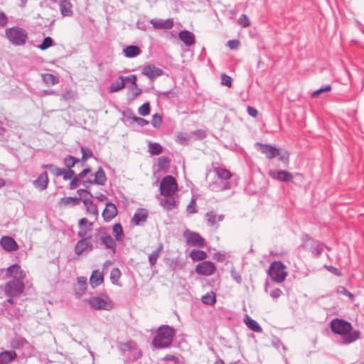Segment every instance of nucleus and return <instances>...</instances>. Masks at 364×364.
<instances>
[{"label":"nucleus","mask_w":364,"mask_h":364,"mask_svg":"<svg viewBox=\"0 0 364 364\" xmlns=\"http://www.w3.org/2000/svg\"><path fill=\"white\" fill-rule=\"evenodd\" d=\"M201 301L204 304L213 306L216 302V297H201Z\"/></svg>","instance_id":"obj_53"},{"label":"nucleus","mask_w":364,"mask_h":364,"mask_svg":"<svg viewBox=\"0 0 364 364\" xmlns=\"http://www.w3.org/2000/svg\"><path fill=\"white\" fill-rule=\"evenodd\" d=\"M6 23H7V17L6 16V15L4 13L0 12V26H4L6 25Z\"/></svg>","instance_id":"obj_61"},{"label":"nucleus","mask_w":364,"mask_h":364,"mask_svg":"<svg viewBox=\"0 0 364 364\" xmlns=\"http://www.w3.org/2000/svg\"><path fill=\"white\" fill-rule=\"evenodd\" d=\"M176 331L173 328L162 325L156 331V334L153 339V345L157 348H164L170 346L173 342Z\"/></svg>","instance_id":"obj_2"},{"label":"nucleus","mask_w":364,"mask_h":364,"mask_svg":"<svg viewBox=\"0 0 364 364\" xmlns=\"http://www.w3.org/2000/svg\"><path fill=\"white\" fill-rule=\"evenodd\" d=\"M187 211L189 213H196V201L194 200H192L191 201V203L187 207Z\"/></svg>","instance_id":"obj_57"},{"label":"nucleus","mask_w":364,"mask_h":364,"mask_svg":"<svg viewBox=\"0 0 364 364\" xmlns=\"http://www.w3.org/2000/svg\"><path fill=\"white\" fill-rule=\"evenodd\" d=\"M237 23L240 26H241L243 28H247L250 25V21L247 16L245 14H242L239 17Z\"/></svg>","instance_id":"obj_44"},{"label":"nucleus","mask_w":364,"mask_h":364,"mask_svg":"<svg viewBox=\"0 0 364 364\" xmlns=\"http://www.w3.org/2000/svg\"><path fill=\"white\" fill-rule=\"evenodd\" d=\"M113 234L116 240L122 241L124 237V232L122 225L119 223H116L113 226Z\"/></svg>","instance_id":"obj_37"},{"label":"nucleus","mask_w":364,"mask_h":364,"mask_svg":"<svg viewBox=\"0 0 364 364\" xmlns=\"http://www.w3.org/2000/svg\"><path fill=\"white\" fill-rule=\"evenodd\" d=\"M121 277V272L118 268H114L110 272V279L113 284H117Z\"/></svg>","instance_id":"obj_41"},{"label":"nucleus","mask_w":364,"mask_h":364,"mask_svg":"<svg viewBox=\"0 0 364 364\" xmlns=\"http://www.w3.org/2000/svg\"><path fill=\"white\" fill-rule=\"evenodd\" d=\"M124 87V78L123 77H119V80L112 83L109 87L110 92H115L121 90Z\"/></svg>","instance_id":"obj_33"},{"label":"nucleus","mask_w":364,"mask_h":364,"mask_svg":"<svg viewBox=\"0 0 364 364\" xmlns=\"http://www.w3.org/2000/svg\"><path fill=\"white\" fill-rule=\"evenodd\" d=\"M161 205L167 210H173L176 205V200L173 196H167L160 202Z\"/></svg>","instance_id":"obj_28"},{"label":"nucleus","mask_w":364,"mask_h":364,"mask_svg":"<svg viewBox=\"0 0 364 364\" xmlns=\"http://www.w3.org/2000/svg\"><path fill=\"white\" fill-rule=\"evenodd\" d=\"M150 23L153 27L156 29H170L173 26V21L172 19L166 20H159L151 19Z\"/></svg>","instance_id":"obj_18"},{"label":"nucleus","mask_w":364,"mask_h":364,"mask_svg":"<svg viewBox=\"0 0 364 364\" xmlns=\"http://www.w3.org/2000/svg\"><path fill=\"white\" fill-rule=\"evenodd\" d=\"M93 222L89 221L86 218L79 220L77 223L78 232L77 235L80 237H90V232L92 230Z\"/></svg>","instance_id":"obj_10"},{"label":"nucleus","mask_w":364,"mask_h":364,"mask_svg":"<svg viewBox=\"0 0 364 364\" xmlns=\"http://www.w3.org/2000/svg\"><path fill=\"white\" fill-rule=\"evenodd\" d=\"M134 120L141 126H145L149 124V122L141 117H135Z\"/></svg>","instance_id":"obj_62"},{"label":"nucleus","mask_w":364,"mask_h":364,"mask_svg":"<svg viewBox=\"0 0 364 364\" xmlns=\"http://www.w3.org/2000/svg\"><path fill=\"white\" fill-rule=\"evenodd\" d=\"M215 171L218 176L223 179H228L231 176V173H230V171L225 168H215Z\"/></svg>","instance_id":"obj_40"},{"label":"nucleus","mask_w":364,"mask_h":364,"mask_svg":"<svg viewBox=\"0 0 364 364\" xmlns=\"http://www.w3.org/2000/svg\"><path fill=\"white\" fill-rule=\"evenodd\" d=\"M178 191V183L176 178L171 176H166L160 183V193L164 196H173Z\"/></svg>","instance_id":"obj_4"},{"label":"nucleus","mask_w":364,"mask_h":364,"mask_svg":"<svg viewBox=\"0 0 364 364\" xmlns=\"http://www.w3.org/2000/svg\"><path fill=\"white\" fill-rule=\"evenodd\" d=\"M17 358L14 350H4L0 353V364H9Z\"/></svg>","instance_id":"obj_23"},{"label":"nucleus","mask_w":364,"mask_h":364,"mask_svg":"<svg viewBox=\"0 0 364 364\" xmlns=\"http://www.w3.org/2000/svg\"><path fill=\"white\" fill-rule=\"evenodd\" d=\"M189 257L194 262H203L208 257V255L205 251L198 249H193L190 252Z\"/></svg>","instance_id":"obj_25"},{"label":"nucleus","mask_w":364,"mask_h":364,"mask_svg":"<svg viewBox=\"0 0 364 364\" xmlns=\"http://www.w3.org/2000/svg\"><path fill=\"white\" fill-rule=\"evenodd\" d=\"M240 45V42L238 40H231L228 42V47L231 49H236Z\"/></svg>","instance_id":"obj_55"},{"label":"nucleus","mask_w":364,"mask_h":364,"mask_svg":"<svg viewBox=\"0 0 364 364\" xmlns=\"http://www.w3.org/2000/svg\"><path fill=\"white\" fill-rule=\"evenodd\" d=\"M331 90V86L328 85L323 88H321V89H318V90L314 91L311 94V97L316 98V97H318L321 93L324 92H330Z\"/></svg>","instance_id":"obj_49"},{"label":"nucleus","mask_w":364,"mask_h":364,"mask_svg":"<svg viewBox=\"0 0 364 364\" xmlns=\"http://www.w3.org/2000/svg\"><path fill=\"white\" fill-rule=\"evenodd\" d=\"M104 282V274L102 272H100L99 270H94L90 278V284L92 287L95 288L100 284H102Z\"/></svg>","instance_id":"obj_20"},{"label":"nucleus","mask_w":364,"mask_h":364,"mask_svg":"<svg viewBox=\"0 0 364 364\" xmlns=\"http://www.w3.org/2000/svg\"><path fill=\"white\" fill-rule=\"evenodd\" d=\"M106 181V176L105 172L100 168L95 176V183L99 185H104Z\"/></svg>","instance_id":"obj_38"},{"label":"nucleus","mask_w":364,"mask_h":364,"mask_svg":"<svg viewBox=\"0 0 364 364\" xmlns=\"http://www.w3.org/2000/svg\"><path fill=\"white\" fill-rule=\"evenodd\" d=\"M161 122H162V118H161V115H159L158 114H155L153 115L152 119H151V124L153 125V127H159L161 124Z\"/></svg>","instance_id":"obj_48"},{"label":"nucleus","mask_w":364,"mask_h":364,"mask_svg":"<svg viewBox=\"0 0 364 364\" xmlns=\"http://www.w3.org/2000/svg\"><path fill=\"white\" fill-rule=\"evenodd\" d=\"M337 294H341L344 296H353L350 293H349L346 289L343 287H338L337 289Z\"/></svg>","instance_id":"obj_58"},{"label":"nucleus","mask_w":364,"mask_h":364,"mask_svg":"<svg viewBox=\"0 0 364 364\" xmlns=\"http://www.w3.org/2000/svg\"><path fill=\"white\" fill-rule=\"evenodd\" d=\"M247 109L248 114L250 116H252V117H256L257 116L258 112L255 108L248 106Z\"/></svg>","instance_id":"obj_59"},{"label":"nucleus","mask_w":364,"mask_h":364,"mask_svg":"<svg viewBox=\"0 0 364 364\" xmlns=\"http://www.w3.org/2000/svg\"><path fill=\"white\" fill-rule=\"evenodd\" d=\"M286 269V266L281 261H274L269 266L268 274L273 281L281 283L287 276Z\"/></svg>","instance_id":"obj_3"},{"label":"nucleus","mask_w":364,"mask_h":364,"mask_svg":"<svg viewBox=\"0 0 364 364\" xmlns=\"http://www.w3.org/2000/svg\"><path fill=\"white\" fill-rule=\"evenodd\" d=\"M222 85L230 87L232 86V78L230 76L223 73L221 75Z\"/></svg>","instance_id":"obj_46"},{"label":"nucleus","mask_w":364,"mask_h":364,"mask_svg":"<svg viewBox=\"0 0 364 364\" xmlns=\"http://www.w3.org/2000/svg\"><path fill=\"white\" fill-rule=\"evenodd\" d=\"M326 268L328 269V271H330L331 272L338 275V276H341V273L338 271V269H336V267H332V266H329V267H326Z\"/></svg>","instance_id":"obj_63"},{"label":"nucleus","mask_w":364,"mask_h":364,"mask_svg":"<svg viewBox=\"0 0 364 364\" xmlns=\"http://www.w3.org/2000/svg\"><path fill=\"white\" fill-rule=\"evenodd\" d=\"M170 160L166 156H161L158 159V168L161 171H167L169 168Z\"/></svg>","instance_id":"obj_36"},{"label":"nucleus","mask_w":364,"mask_h":364,"mask_svg":"<svg viewBox=\"0 0 364 364\" xmlns=\"http://www.w3.org/2000/svg\"><path fill=\"white\" fill-rule=\"evenodd\" d=\"M43 79L48 85H55L59 82V80L56 76L49 73L43 75Z\"/></svg>","instance_id":"obj_39"},{"label":"nucleus","mask_w":364,"mask_h":364,"mask_svg":"<svg viewBox=\"0 0 364 364\" xmlns=\"http://www.w3.org/2000/svg\"><path fill=\"white\" fill-rule=\"evenodd\" d=\"M279 160L286 163V164H288L289 163V154L285 151L284 153V154H282L280 157H279Z\"/></svg>","instance_id":"obj_64"},{"label":"nucleus","mask_w":364,"mask_h":364,"mask_svg":"<svg viewBox=\"0 0 364 364\" xmlns=\"http://www.w3.org/2000/svg\"><path fill=\"white\" fill-rule=\"evenodd\" d=\"M163 249V244L160 243L157 249L152 252L149 257V261L151 265H154L157 261L158 257Z\"/></svg>","instance_id":"obj_34"},{"label":"nucleus","mask_w":364,"mask_h":364,"mask_svg":"<svg viewBox=\"0 0 364 364\" xmlns=\"http://www.w3.org/2000/svg\"><path fill=\"white\" fill-rule=\"evenodd\" d=\"M179 38L187 46H191L195 43V36L188 31H182L178 34Z\"/></svg>","instance_id":"obj_24"},{"label":"nucleus","mask_w":364,"mask_h":364,"mask_svg":"<svg viewBox=\"0 0 364 364\" xmlns=\"http://www.w3.org/2000/svg\"><path fill=\"white\" fill-rule=\"evenodd\" d=\"M207 218L208 223L213 226H218V223L223 220L224 215H218L213 212H210L207 213Z\"/></svg>","instance_id":"obj_29"},{"label":"nucleus","mask_w":364,"mask_h":364,"mask_svg":"<svg viewBox=\"0 0 364 364\" xmlns=\"http://www.w3.org/2000/svg\"><path fill=\"white\" fill-rule=\"evenodd\" d=\"M6 274L13 277L14 280H22L26 277V273L18 264H14L6 269Z\"/></svg>","instance_id":"obj_15"},{"label":"nucleus","mask_w":364,"mask_h":364,"mask_svg":"<svg viewBox=\"0 0 364 364\" xmlns=\"http://www.w3.org/2000/svg\"><path fill=\"white\" fill-rule=\"evenodd\" d=\"M255 146L258 151L264 154L265 156L269 159H272L280 155L279 150L272 146V145L257 143Z\"/></svg>","instance_id":"obj_11"},{"label":"nucleus","mask_w":364,"mask_h":364,"mask_svg":"<svg viewBox=\"0 0 364 364\" xmlns=\"http://www.w3.org/2000/svg\"><path fill=\"white\" fill-rule=\"evenodd\" d=\"M142 73L150 79H154L162 74L161 70L154 65H147L143 68Z\"/></svg>","instance_id":"obj_22"},{"label":"nucleus","mask_w":364,"mask_h":364,"mask_svg":"<svg viewBox=\"0 0 364 364\" xmlns=\"http://www.w3.org/2000/svg\"><path fill=\"white\" fill-rule=\"evenodd\" d=\"M138 113L141 116H146L150 113V105L149 102L144 103L138 109Z\"/></svg>","instance_id":"obj_43"},{"label":"nucleus","mask_w":364,"mask_h":364,"mask_svg":"<svg viewBox=\"0 0 364 364\" xmlns=\"http://www.w3.org/2000/svg\"><path fill=\"white\" fill-rule=\"evenodd\" d=\"M6 36L9 41L17 46L24 44L27 38L26 32L18 27L6 29Z\"/></svg>","instance_id":"obj_5"},{"label":"nucleus","mask_w":364,"mask_h":364,"mask_svg":"<svg viewBox=\"0 0 364 364\" xmlns=\"http://www.w3.org/2000/svg\"><path fill=\"white\" fill-rule=\"evenodd\" d=\"M42 168L50 169L52 173L58 176H61L63 173L60 168L56 167L53 164H45L42 166Z\"/></svg>","instance_id":"obj_42"},{"label":"nucleus","mask_w":364,"mask_h":364,"mask_svg":"<svg viewBox=\"0 0 364 364\" xmlns=\"http://www.w3.org/2000/svg\"><path fill=\"white\" fill-rule=\"evenodd\" d=\"M148 210L145 208L138 209L133 215L132 223L135 225H139L142 223H144L148 218Z\"/></svg>","instance_id":"obj_17"},{"label":"nucleus","mask_w":364,"mask_h":364,"mask_svg":"<svg viewBox=\"0 0 364 364\" xmlns=\"http://www.w3.org/2000/svg\"><path fill=\"white\" fill-rule=\"evenodd\" d=\"M183 237L187 245L203 247L205 245V239L198 232L186 230L183 232Z\"/></svg>","instance_id":"obj_8"},{"label":"nucleus","mask_w":364,"mask_h":364,"mask_svg":"<svg viewBox=\"0 0 364 364\" xmlns=\"http://www.w3.org/2000/svg\"><path fill=\"white\" fill-rule=\"evenodd\" d=\"M60 9L63 16H70L73 14L72 4L67 0H62L60 2Z\"/></svg>","instance_id":"obj_27"},{"label":"nucleus","mask_w":364,"mask_h":364,"mask_svg":"<svg viewBox=\"0 0 364 364\" xmlns=\"http://www.w3.org/2000/svg\"><path fill=\"white\" fill-rule=\"evenodd\" d=\"M87 302L90 307L95 310L109 311L114 306L109 297H90Z\"/></svg>","instance_id":"obj_7"},{"label":"nucleus","mask_w":364,"mask_h":364,"mask_svg":"<svg viewBox=\"0 0 364 364\" xmlns=\"http://www.w3.org/2000/svg\"><path fill=\"white\" fill-rule=\"evenodd\" d=\"M216 269V266L213 262L205 260L196 266L195 272L200 276L210 277L215 273Z\"/></svg>","instance_id":"obj_9"},{"label":"nucleus","mask_w":364,"mask_h":364,"mask_svg":"<svg viewBox=\"0 0 364 364\" xmlns=\"http://www.w3.org/2000/svg\"><path fill=\"white\" fill-rule=\"evenodd\" d=\"M77 161H78L77 159H76L75 158H74L73 156H68V157H66L64 161L66 167H68L69 169L70 168H72L73 166H74V165Z\"/></svg>","instance_id":"obj_47"},{"label":"nucleus","mask_w":364,"mask_h":364,"mask_svg":"<svg viewBox=\"0 0 364 364\" xmlns=\"http://www.w3.org/2000/svg\"><path fill=\"white\" fill-rule=\"evenodd\" d=\"M331 328L333 333L342 336L343 343L346 344L356 341L360 336L358 331H351V324L342 319H333L331 323Z\"/></svg>","instance_id":"obj_1"},{"label":"nucleus","mask_w":364,"mask_h":364,"mask_svg":"<svg viewBox=\"0 0 364 364\" xmlns=\"http://www.w3.org/2000/svg\"><path fill=\"white\" fill-rule=\"evenodd\" d=\"M268 174L272 178L282 182L291 181L293 179V175L290 172L284 170H270Z\"/></svg>","instance_id":"obj_13"},{"label":"nucleus","mask_w":364,"mask_h":364,"mask_svg":"<svg viewBox=\"0 0 364 364\" xmlns=\"http://www.w3.org/2000/svg\"><path fill=\"white\" fill-rule=\"evenodd\" d=\"M213 259L219 262H223L225 260V256L223 253L215 252L213 255Z\"/></svg>","instance_id":"obj_56"},{"label":"nucleus","mask_w":364,"mask_h":364,"mask_svg":"<svg viewBox=\"0 0 364 364\" xmlns=\"http://www.w3.org/2000/svg\"><path fill=\"white\" fill-rule=\"evenodd\" d=\"M101 241L107 248L114 250L115 242L109 235H102L101 236Z\"/></svg>","instance_id":"obj_32"},{"label":"nucleus","mask_w":364,"mask_h":364,"mask_svg":"<svg viewBox=\"0 0 364 364\" xmlns=\"http://www.w3.org/2000/svg\"><path fill=\"white\" fill-rule=\"evenodd\" d=\"M245 323L249 328L255 332L261 333L262 331V328L258 324V323L256 321L252 319L250 316H246L245 318Z\"/></svg>","instance_id":"obj_30"},{"label":"nucleus","mask_w":364,"mask_h":364,"mask_svg":"<svg viewBox=\"0 0 364 364\" xmlns=\"http://www.w3.org/2000/svg\"><path fill=\"white\" fill-rule=\"evenodd\" d=\"M48 183V176L46 172H44L38 176V177L33 181L34 186L40 191H43L47 188Z\"/></svg>","instance_id":"obj_21"},{"label":"nucleus","mask_w":364,"mask_h":364,"mask_svg":"<svg viewBox=\"0 0 364 364\" xmlns=\"http://www.w3.org/2000/svg\"><path fill=\"white\" fill-rule=\"evenodd\" d=\"M63 173V176L64 179H71L73 177H75V173L73 171L68 169V170H62Z\"/></svg>","instance_id":"obj_54"},{"label":"nucleus","mask_w":364,"mask_h":364,"mask_svg":"<svg viewBox=\"0 0 364 364\" xmlns=\"http://www.w3.org/2000/svg\"><path fill=\"white\" fill-rule=\"evenodd\" d=\"M117 214V209L114 204L108 203L102 212V217L105 220L109 221L112 220Z\"/></svg>","instance_id":"obj_16"},{"label":"nucleus","mask_w":364,"mask_h":364,"mask_svg":"<svg viewBox=\"0 0 364 364\" xmlns=\"http://www.w3.org/2000/svg\"><path fill=\"white\" fill-rule=\"evenodd\" d=\"M126 80L129 81L130 82H132V84L133 85V86L136 89V92H135V93L134 95V97H135L136 96H137L141 92L139 90H138V89L136 87V77L135 75H130L129 77H127Z\"/></svg>","instance_id":"obj_50"},{"label":"nucleus","mask_w":364,"mask_h":364,"mask_svg":"<svg viewBox=\"0 0 364 364\" xmlns=\"http://www.w3.org/2000/svg\"><path fill=\"white\" fill-rule=\"evenodd\" d=\"M149 151L152 155H159L163 151V148L159 143L151 142L149 144Z\"/></svg>","instance_id":"obj_35"},{"label":"nucleus","mask_w":364,"mask_h":364,"mask_svg":"<svg viewBox=\"0 0 364 364\" xmlns=\"http://www.w3.org/2000/svg\"><path fill=\"white\" fill-rule=\"evenodd\" d=\"M23 284L21 280H13L9 282L5 287L6 294L11 296L20 294L23 292Z\"/></svg>","instance_id":"obj_12"},{"label":"nucleus","mask_w":364,"mask_h":364,"mask_svg":"<svg viewBox=\"0 0 364 364\" xmlns=\"http://www.w3.org/2000/svg\"><path fill=\"white\" fill-rule=\"evenodd\" d=\"M81 152L82 154V160L84 161L92 156V152L89 149L81 147Z\"/></svg>","instance_id":"obj_51"},{"label":"nucleus","mask_w":364,"mask_h":364,"mask_svg":"<svg viewBox=\"0 0 364 364\" xmlns=\"http://www.w3.org/2000/svg\"><path fill=\"white\" fill-rule=\"evenodd\" d=\"M83 203L86 208V212L88 215H90L94 218V220H97L98 216L97 207L90 198L83 199Z\"/></svg>","instance_id":"obj_19"},{"label":"nucleus","mask_w":364,"mask_h":364,"mask_svg":"<svg viewBox=\"0 0 364 364\" xmlns=\"http://www.w3.org/2000/svg\"><path fill=\"white\" fill-rule=\"evenodd\" d=\"M10 346L14 350H24L25 355L30 356L34 353V347L24 338L16 336L10 341Z\"/></svg>","instance_id":"obj_6"},{"label":"nucleus","mask_w":364,"mask_h":364,"mask_svg":"<svg viewBox=\"0 0 364 364\" xmlns=\"http://www.w3.org/2000/svg\"><path fill=\"white\" fill-rule=\"evenodd\" d=\"M77 193H78L80 198H82L83 199L88 198L87 197V196H91L90 193H88L87 191H85L84 189H79L77 191Z\"/></svg>","instance_id":"obj_60"},{"label":"nucleus","mask_w":364,"mask_h":364,"mask_svg":"<svg viewBox=\"0 0 364 364\" xmlns=\"http://www.w3.org/2000/svg\"><path fill=\"white\" fill-rule=\"evenodd\" d=\"M61 201L65 205H68L71 203H73L74 205H77L80 202V198H79L68 197V198H62Z\"/></svg>","instance_id":"obj_52"},{"label":"nucleus","mask_w":364,"mask_h":364,"mask_svg":"<svg viewBox=\"0 0 364 364\" xmlns=\"http://www.w3.org/2000/svg\"><path fill=\"white\" fill-rule=\"evenodd\" d=\"M53 45V40L50 37H46L44 38L43 43L38 46V48L44 50L50 48Z\"/></svg>","instance_id":"obj_45"},{"label":"nucleus","mask_w":364,"mask_h":364,"mask_svg":"<svg viewBox=\"0 0 364 364\" xmlns=\"http://www.w3.org/2000/svg\"><path fill=\"white\" fill-rule=\"evenodd\" d=\"M0 245L6 252H14L18 250V245L13 237L9 236H4L1 238Z\"/></svg>","instance_id":"obj_14"},{"label":"nucleus","mask_w":364,"mask_h":364,"mask_svg":"<svg viewBox=\"0 0 364 364\" xmlns=\"http://www.w3.org/2000/svg\"><path fill=\"white\" fill-rule=\"evenodd\" d=\"M90 237H82L80 240L77 242L75 245V251L77 255L82 254L85 250H87L90 246Z\"/></svg>","instance_id":"obj_26"},{"label":"nucleus","mask_w":364,"mask_h":364,"mask_svg":"<svg viewBox=\"0 0 364 364\" xmlns=\"http://www.w3.org/2000/svg\"><path fill=\"white\" fill-rule=\"evenodd\" d=\"M124 55L127 58H134L139 55L141 50L136 46H129L123 50Z\"/></svg>","instance_id":"obj_31"}]
</instances>
